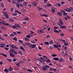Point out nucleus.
Masks as SVG:
<instances>
[{
    "instance_id": "nucleus-24",
    "label": "nucleus",
    "mask_w": 73,
    "mask_h": 73,
    "mask_svg": "<svg viewBox=\"0 0 73 73\" xmlns=\"http://www.w3.org/2000/svg\"><path fill=\"white\" fill-rule=\"evenodd\" d=\"M14 69H15V70H18V69H19V68L15 66L14 67Z\"/></svg>"
},
{
    "instance_id": "nucleus-45",
    "label": "nucleus",
    "mask_w": 73,
    "mask_h": 73,
    "mask_svg": "<svg viewBox=\"0 0 73 73\" xmlns=\"http://www.w3.org/2000/svg\"><path fill=\"white\" fill-rule=\"evenodd\" d=\"M43 58H46V59L48 58V57H46V56H43Z\"/></svg>"
},
{
    "instance_id": "nucleus-30",
    "label": "nucleus",
    "mask_w": 73,
    "mask_h": 73,
    "mask_svg": "<svg viewBox=\"0 0 73 73\" xmlns=\"http://www.w3.org/2000/svg\"><path fill=\"white\" fill-rule=\"evenodd\" d=\"M28 25H32V23H31V21H28Z\"/></svg>"
},
{
    "instance_id": "nucleus-17",
    "label": "nucleus",
    "mask_w": 73,
    "mask_h": 73,
    "mask_svg": "<svg viewBox=\"0 0 73 73\" xmlns=\"http://www.w3.org/2000/svg\"><path fill=\"white\" fill-rule=\"evenodd\" d=\"M45 27H44L42 29L43 31H45L46 29V28H47V26L45 25Z\"/></svg>"
},
{
    "instance_id": "nucleus-64",
    "label": "nucleus",
    "mask_w": 73,
    "mask_h": 73,
    "mask_svg": "<svg viewBox=\"0 0 73 73\" xmlns=\"http://www.w3.org/2000/svg\"><path fill=\"white\" fill-rule=\"evenodd\" d=\"M25 40L26 41H28V38L25 37Z\"/></svg>"
},
{
    "instance_id": "nucleus-36",
    "label": "nucleus",
    "mask_w": 73,
    "mask_h": 73,
    "mask_svg": "<svg viewBox=\"0 0 73 73\" xmlns=\"http://www.w3.org/2000/svg\"><path fill=\"white\" fill-rule=\"evenodd\" d=\"M54 32H56V33H59V32L58 31H57V30L54 29Z\"/></svg>"
},
{
    "instance_id": "nucleus-40",
    "label": "nucleus",
    "mask_w": 73,
    "mask_h": 73,
    "mask_svg": "<svg viewBox=\"0 0 73 73\" xmlns=\"http://www.w3.org/2000/svg\"><path fill=\"white\" fill-rule=\"evenodd\" d=\"M7 60L9 61V62H11L12 61V60L11 59H7Z\"/></svg>"
},
{
    "instance_id": "nucleus-61",
    "label": "nucleus",
    "mask_w": 73,
    "mask_h": 73,
    "mask_svg": "<svg viewBox=\"0 0 73 73\" xmlns=\"http://www.w3.org/2000/svg\"><path fill=\"white\" fill-rule=\"evenodd\" d=\"M54 29H58V27H54Z\"/></svg>"
},
{
    "instance_id": "nucleus-13",
    "label": "nucleus",
    "mask_w": 73,
    "mask_h": 73,
    "mask_svg": "<svg viewBox=\"0 0 73 73\" xmlns=\"http://www.w3.org/2000/svg\"><path fill=\"white\" fill-rule=\"evenodd\" d=\"M20 49H21V50H23V51H24V52H25V49H24V48H23L22 46H21V47H20Z\"/></svg>"
},
{
    "instance_id": "nucleus-53",
    "label": "nucleus",
    "mask_w": 73,
    "mask_h": 73,
    "mask_svg": "<svg viewBox=\"0 0 73 73\" xmlns=\"http://www.w3.org/2000/svg\"><path fill=\"white\" fill-rule=\"evenodd\" d=\"M18 52L19 54H20L21 55H22V54L21 52H20V51H18Z\"/></svg>"
},
{
    "instance_id": "nucleus-62",
    "label": "nucleus",
    "mask_w": 73,
    "mask_h": 73,
    "mask_svg": "<svg viewBox=\"0 0 73 73\" xmlns=\"http://www.w3.org/2000/svg\"><path fill=\"white\" fill-rule=\"evenodd\" d=\"M31 42L32 43H33V44H35V43H36V42H34L33 40H31Z\"/></svg>"
},
{
    "instance_id": "nucleus-43",
    "label": "nucleus",
    "mask_w": 73,
    "mask_h": 73,
    "mask_svg": "<svg viewBox=\"0 0 73 73\" xmlns=\"http://www.w3.org/2000/svg\"><path fill=\"white\" fill-rule=\"evenodd\" d=\"M57 46V44H55L54 45V47L55 48H56Z\"/></svg>"
},
{
    "instance_id": "nucleus-10",
    "label": "nucleus",
    "mask_w": 73,
    "mask_h": 73,
    "mask_svg": "<svg viewBox=\"0 0 73 73\" xmlns=\"http://www.w3.org/2000/svg\"><path fill=\"white\" fill-rule=\"evenodd\" d=\"M4 21H3L2 20L0 19V25L1 24H3Z\"/></svg>"
},
{
    "instance_id": "nucleus-22",
    "label": "nucleus",
    "mask_w": 73,
    "mask_h": 73,
    "mask_svg": "<svg viewBox=\"0 0 73 73\" xmlns=\"http://www.w3.org/2000/svg\"><path fill=\"white\" fill-rule=\"evenodd\" d=\"M59 40L60 41H61L62 42H64L65 41V40L64 39H61V38L59 39Z\"/></svg>"
},
{
    "instance_id": "nucleus-35",
    "label": "nucleus",
    "mask_w": 73,
    "mask_h": 73,
    "mask_svg": "<svg viewBox=\"0 0 73 73\" xmlns=\"http://www.w3.org/2000/svg\"><path fill=\"white\" fill-rule=\"evenodd\" d=\"M52 56L54 57H56V56H57V55L53 54L52 55Z\"/></svg>"
},
{
    "instance_id": "nucleus-38",
    "label": "nucleus",
    "mask_w": 73,
    "mask_h": 73,
    "mask_svg": "<svg viewBox=\"0 0 73 73\" xmlns=\"http://www.w3.org/2000/svg\"><path fill=\"white\" fill-rule=\"evenodd\" d=\"M16 65L17 66H18V67H20V64H19V63L16 64Z\"/></svg>"
},
{
    "instance_id": "nucleus-15",
    "label": "nucleus",
    "mask_w": 73,
    "mask_h": 73,
    "mask_svg": "<svg viewBox=\"0 0 73 73\" xmlns=\"http://www.w3.org/2000/svg\"><path fill=\"white\" fill-rule=\"evenodd\" d=\"M1 55H3V56H5V57H7V55L4 53H1Z\"/></svg>"
},
{
    "instance_id": "nucleus-33",
    "label": "nucleus",
    "mask_w": 73,
    "mask_h": 73,
    "mask_svg": "<svg viewBox=\"0 0 73 73\" xmlns=\"http://www.w3.org/2000/svg\"><path fill=\"white\" fill-rule=\"evenodd\" d=\"M65 42H66V41L65 40V41H64V45H66V46H68V44Z\"/></svg>"
},
{
    "instance_id": "nucleus-26",
    "label": "nucleus",
    "mask_w": 73,
    "mask_h": 73,
    "mask_svg": "<svg viewBox=\"0 0 73 73\" xmlns=\"http://www.w3.org/2000/svg\"><path fill=\"white\" fill-rule=\"evenodd\" d=\"M44 44H46V45H49V43L48 42H44Z\"/></svg>"
},
{
    "instance_id": "nucleus-63",
    "label": "nucleus",
    "mask_w": 73,
    "mask_h": 73,
    "mask_svg": "<svg viewBox=\"0 0 73 73\" xmlns=\"http://www.w3.org/2000/svg\"><path fill=\"white\" fill-rule=\"evenodd\" d=\"M10 10L11 11H12V12H13V8H11Z\"/></svg>"
},
{
    "instance_id": "nucleus-8",
    "label": "nucleus",
    "mask_w": 73,
    "mask_h": 73,
    "mask_svg": "<svg viewBox=\"0 0 73 73\" xmlns=\"http://www.w3.org/2000/svg\"><path fill=\"white\" fill-rule=\"evenodd\" d=\"M6 22H4V23H3V25L4 26H9V24L8 23H6Z\"/></svg>"
},
{
    "instance_id": "nucleus-14",
    "label": "nucleus",
    "mask_w": 73,
    "mask_h": 73,
    "mask_svg": "<svg viewBox=\"0 0 73 73\" xmlns=\"http://www.w3.org/2000/svg\"><path fill=\"white\" fill-rule=\"evenodd\" d=\"M57 45H58V46H59V47H60V48H61V45H60V43L59 42H57L56 43Z\"/></svg>"
},
{
    "instance_id": "nucleus-16",
    "label": "nucleus",
    "mask_w": 73,
    "mask_h": 73,
    "mask_svg": "<svg viewBox=\"0 0 73 73\" xmlns=\"http://www.w3.org/2000/svg\"><path fill=\"white\" fill-rule=\"evenodd\" d=\"M53 59L54 60H55V61H58L59 60V58L56 57L54 58Z\"/></svg>"
},
{
    "instance_id": "nucleus-1",
    "label": "nucleus",
    "mask_w": 73,
    "mask_h": 73,
    "mask_svg": "<svg viewBox=\"0 0 73 73\" xmlns=\"http://www.w3.org/2000/svg\"><path fill=\"white\" fill-rule=\"evenodd\" d=\"M50 68V66H48V65H46L42 67V69L44 71L46 72V71L48 70L47 68Z\"/></svg>"
},
{
    "instance_id": "nucleus-25",
    "label": "nucleus",
    "mask_w": 73,
    "mask_h": 73,
    "mask_svg": "<svg viewBox=\"0 0 73 73\" xmlns=\"http://www.w3.org/2000/svg\"><path fill=\"white\" fill-rule=\"evenodd\" d=\"M39 33H44V31L42 30H40Z\"/></svg>"
},
{
    "instance_id": "nucleus-55",
    "label": "nucleus",
    "mask_w": 73,
    "mask_h": 73,
    "mask_svg": "<svg viewBox=\"0 0 73 73\" xmlns=\"http://www.w3.org/2000/svg\"><path fill=\"white\" fill-rule=\"evenodd\" d=\"M13 3L14 4H16V1L14 0L13 1Z\"/></svg>"
},
{
    "instance_id": "nucleus-4",
    "label": "nucleus",
    "mask_w": 73,
    "mask_h": 73,
    "mask_svg": "<svg viewBox=\"0 0 73 73\" xmlns=\"http://www.w3.org/2000/svg\"><path fill=\"white\" fill-rule=\"evenodd\" d=\"M18 27V24H15V25H13L12 26V27L14 29H15V28H18V27Z\"/></svg>"
},
{
    "instance_id": "nucleus-60",
    "label": "nucleus",
    "mask_w": 73,
    "mask_h": 73,
    "mask_svg": "<svg viewBox=\"0 0 73 73\" xmlns=\"http://www.w3.org/2000/svg\"><path fill=\"white\" fill-rule=\"evenodd\" d=\"M62 56H64V52L63 51L62 52Z\"/></svg>"
},
{
    "instance_id": "nucleus-9",
    "label": "nucleus",
    "mask_w": 73,
    "mask_h": 73,
    "mask_svg": "<svg viewBox=\"0 0 73 73\" xmlns=\"http://www.w3.org/2000/svg\"><path fill=\"white\" fill-rule=\"evenodd\" d=\"M10 56H11V57H15V56H14V54L13 52L10 53Z\"/></svg>"
},
{
    "instance_id": "nucleus-37",
    "label": "nucleus",
    "mask_w": 73,
    "mask_h": 73,
    "mask_svg": "<svg viewBox=\"0 0 73 73\" xmlns=\"http://www.w3.org/2000/svg\"><path fill=\"white\" fill-rule=\"evenodd\" d=\"M52 13H54V12H56V11H55V10H54V9H52Z\"/></svg>"
},
{
    "instance_id": "nucleus-57",
    "label": "nucleus",
    "mask_w": 73,
    "mask_h": 73,
    "mask_svg": "<svg viewBox=\"0 0 73 73\" xmlns=\"http://www.w3.org/2000/svg\"><path fill=\"white\" fill-rule=\"evenodd\" d=\"M49 70L51 71H53V69L52 68H50Z\"/></svg>"
},
{
    "instance_id": "nucleus-5",
    "label": "nucleus",
    "mask_w": 73,
    "mask_h": 73,
    "mask_svg": "<svg viewBox=\"0 0 73 73\" xmlns=\"http://www.w3.org/2000/svg\"><path fill=\"white\" fill-rule=\"evenodd\" d=\"M12 47L13 49H19V48L18 47H17V46L14 45V44L12 46Z\"/></svg>"
},
{
    "instance_id": "nucleus-59",
    "label": "nucleus",
    "mask_w": 73,
    "mask_h": 73,
    "mask_svg": "<svg viewBox=\"0 0 73 73\" xmlns=\"http://www.w3.org/2000/svg\"><path fill=\"white\" fill-rule=\"evenodd\" d=\"M19 41L20 42V43H23V41L21 40H19Z\"/></svg>"
},
{
    "instance_id": "nucleus-46",
    "label": "nucleus",
    "mask_w": 73,
    "mask_h": 73,
    "mask_svg": "<svg viewBox=\"0 0 73 73\" xmlns=\"http://www.w3.org/2000/svg\"><path fill=\"white\" fill-rule=\"evenodd\" d=\"M47 6H48V7H50L52 6V5H51V4H49V3H47Z\"/></svg>"
},
{
    "instance_id": "nucleus-41",
    "label": "nucleus",
    "mask_w": 73,
    "mask_h": 73,
    "mask_svg": "<svg viewBox=\"0 0 73 73\" xmlns=\"http://www.w3.org/2000/svg\"><path fill=\"white\" fill-rule=\"evenodd\" d=\"M63 15H64L65 16H67L68 15V13H66L65 12L63 13Z\"/></svg>"
},
{
    "instance_id": "nucleus-50",
    "label": "nucleus",
    "mask_w": 73,
    "mask_h": 73,
    "mask_svg": "<svg viewBox=\"0 0 73 73\" xmlns=\"http://www.w3.org/2000/svg\"><path fill=\"white\" fill-rule=\"evenodd\" d=\"M23 62H24V61H19V63L20 64L22 63H23Z\"/></svg>"
},
{
    "instance_id": "nucleus-42",
    "label": "nucleus",
    "mask_w": 73,
    "mask_h": 73,
    "mask_svg": "<svg viewBox=\"0 0 73 73\" xmlns=\"http://www.w3.org/2000/svg\"><path fill=\"white\" fill-rule=\"evenodd\" d=\"M10 36L11 37L12 36H13V37H14V36H15V35L13 34H11V35H10Z\"/></svg>"
},
{
    "instance_id": "nucleus-31",
    "label": "nucleus",
    "mask_w": 73,
    "mask_h": 73,
    "mask_svg": "<svg viewBox=\"0 0 73 73\" xmlns=\"http://www.w3.org/2000/svg\"><path fill=\"white\" fill-rule=\"evenodd\" d=\"M46 62H48V63H50L51 61L49 60V59H48L47 60H46Z\"/></svg>"
},
{
    "instance_id": "nucleus-7",
    "label": "nucleus",
    "mask_w": 73,
    "mask_h": 73,
    "mask_svg": "<svg viewBox=\"0 0 73 73\" xmlns=\"http://www.w3.org/2000/svg\"><path fill=\"white\" fill-rule=\"evenodd\" d=\"M32 4L34 6H36L37 3L36 2H34L32 3Z\"/></svg>"
},
{
    "instance_id": "nucleus-28",
    "label": "nucleus",
    "mask_w": 73,
    "mask_h": 73,
    "mask_svg": "<svg viewBox=\"0 0 73 73\" xmlns=\"http://www.w3.org/2000/svg\"><path fill=\"white\" fill-rule=\"evenodd\" d=\"M27 4H28V3L26 2H25L23 4V5H24V6H26V5H27Z\"/></svg>"
},
{
    "instance_id": "nucleus-18",
    "label": "nucleus",
    "mask_w": 73,
    "mask_h": 73,
    "mask_svg": "<svg viewBox=\"0 0 73 73\" xmlns=\"http://www.w3.org/2000/svg\"><path fill=\"white\" fill-rule=\"evenodd\" d=\"M57 14L58 15L60 16H61L62 15V13L60 12H58Z\"/></svg>"
},
{
    "instance_id": "nucleus-56",
    "label": "nucleus",
    "mask_w": 73,
    "mask_h": 73,
    "mask_svg": "<svg viewBox=\"0 0 73 73\" xmlns=\"http://www.w3.org/2000/svg\"><path fill=\"white\" fill-rule=\"evenodd\" d=\"M38 10H39V11H41V8L39 7H38Z\"/></svg>"
},
{
    "instance_id": "nucleus-52",
    "label": "nucleus",
    "mask_w": 73,
    "mask_h": 73,
    "mask_svg": "<svg viewBox=\"0 0 73 73\" xmlns=\"http://www.w3.org/2000/svg\"><path fill=\"white\" fill-rule=\"evenodd\" d=\"M32 7V5H31L29 4L28 5V8H31Z\"/></svg>"
},
{
    "instance_id": "nucleus-58",
    "label": "nucleus",
    "mask_w": 73,
    "mask_h": 73,
    "mask_svg": "<svg viewBox=\"0 0 73 73\" xmlns=\"http://www.w3.org/2000/svg\"><path fill=\"white\" fill-rule=\"evenodd\" d=\"M28 72H32V70H29V69H28Z\"/></svg>"
},
{
    "instance_id": "nucleus-3",
    "label": "nucleus",
    "mask_w": 73,
    "mask_h": 73,
    "mask_svg": "<svg viewBox=\"0 0 73 73\" xmlns=\"http://www.w3.org/2000/svg\"><path fill=\"white\" fill-rule=\"evenodd\" d=\"M59 23H57L58 25L59 26H61L62 25H63V22H62V21L60 19H59Z\"/></svg>"
},
{
    "instance_id": "nucleus-2",
    "label": "nucleus",
    "mask_w": 73,
    "mask_h": 73,
    "mask_svg": "<svg viewBox=\"0 0 73 73\" xmlns=\"http://www.w3.org/2000/svg\"><path fill=\"white\" fill-rule=\"evenodd\" d=\"M28 45L31 48V49L33 48H35L36 46V44H31V43H28Z\"/></svg>"
},
{
    "instance_id": "nucleus-23",
    "label": "nucleus",
    "mask_w": 73,
    "mask_h": 73,
    "mask_svg": "<svg viewBox=\"0 0 73 73\" xmlns=\"http://www.w3.org/2000/svg\"><path fill=\"white\" fill-rule=\"evenodd\" d=\"M9 21H11L12 22H14V20H13V19L11 18L9 19Z\"/></svg>"
},
{
    "instance_id": "nucleus-48",
    "label": "nucleus",
    "mask_w": 73,
    "mask_h": 73,
    "mask_svg": "<svg viewBox=\"0 0 73 73\" xmlns=\"http://www.w3.org/2000/svg\"><path fill=\"white\" fill-rule=\"evenodd\" d=\"M17 3H18V4L19 3H21V1H20V0H17Z\"/></svg>"
},
{
    "instance_id": "nucleus-39",
    "label": "nucleus",
    "mask_w": 73,
    "mask_h": 73,
    "mask_svg": "<svg viewBox=\"0 0 73 73\" xmlns=\"http://www.w3.org/2000/svg\"><path fill=\"white\" fill-rule=\"evenodd\" d=\"M13 39L14 40H15V41H17V39L16 37L13 38Z\"/></svg>"
},
{
    "instance_id": "nucleus-32",
    "label": "nucleus",
    "mask_w": 73,
    "mask_h": 73,
    "mask_svg": "<svg viewBox=\"0 0 73 73\" xmlns=\"http://www.w3.org/2000/svg\"><path fill=\"white\" fill-rule=\"evenodd\" d=\"M4 16H5L7 15V13L6 12H4Z\"/></svg>"
},
{
    "instance_id": "nucleus-19",
    "label": "nucleus",
    "mask_w": 73,
    "mask_h": 73,
    "mask_svg": "<svg viewBox=\"0 0 73 73\" xmlns=\"http://www.w3.org/2000/svg\"><path fill=\"white\" fill-rule=\"evenodd\" d=\"M64 59L62 58H60L59 60V62H62L63 61Z\"/></svg>"
},
{
    "instance_id": "nucleus-51",
    "label": "nucleus",
    "mask_w": 73,
    "mask_h": 73,
    "mask_svg": "<svg viewBox=\"0 0 73 73\" xmlns=\"http://www.w3.org/2000/svg\"><path fill=\"white\" fill-rule=\"evenodd\" d=\"M4 3H2L1 4V7H4Z\"/></svg>"
},
{
    "instance_id": "nucleus-12",
    "label": "nucleus",
    "mask_w": 73,
    "mask_h": 73,
    "mask_svg": "<svg viewBox=\"0 0 73 73\" xmlns=\"http://www.w3.org/2000/svg\"><path fill=\"white\" fill-rule=\"evenodd\" d=\"M15 51V50L11 48L9 51V52H14Z\"/></svg>"
},
{
    "instance_id": "nucleus-21",
    "label": "nucleus",
    "mask_w": 73,
    "mask_h": 73,
    "mask_svg": "<svg viewBox=\"0 0 73 73\" xmlns=\"http://www.w3.org/2000/svg\"><path fill=\"white\" fill-rule=\"evenodd\" d=\"M4 71L5 72H6V73H8V70L6 68H5V69L4 70Z\"/></svg>"
},
{
    "instance_id": "nucleus-11",
    "label": "nucleus",
    "mask_w": 73,
    "mask_h": 73,
    "mask_svg": "<svg viewBox=\"0 0 73 73\" xmlns=\"http://www.w3.org/2000/svg\"><path fill=\"white\" fill-rule=\"evenodd\" d=\"M60 28H62V29H66V27L65 26L63 25L62 26H61L60 27Z\"/></svg>"
},
{
    "instance_id": "nucleus-27",
    "label": "nucleus",
    "mask_w": 73,
    "mask_h": 73,
    "mask_svg": "<svg viewBox=\"0 0 73 73\" xmlns=\"http://www.w3.org/2000/svg\"><path fill=\"white\" fill-rule=\"evenodd\" d=\"M69 9L70 10V11H72L73 10V8L72 7H70Z\"/></svg>"
},
{
    "instance_id": "nucleus-49",
    "label": "nucleus",
    "mask_w": 73,
    "mask_h": 73,
    "mask_svg": "<svg viewBox=\"0 0 73 73\" xmlns=\"http://www.w3.org/2000/svg\"><path fill=\"white\" fill-rule=\"evenodd\" d=\"M49 48L50 49H53V47L52 46H50Z\"/></svg>"
},
{
    "instance_id": "nucleus-34",
    "label": "nucleus",
    "mask_w": 73,
    "mask_h": 73,
    "mask_svg": "<svg viewBox=\"0 0 73 73\" xmlns=\"http://www.w3.org/2000/svg\"><path fill=\"white\" fill-rule=\"evenodd\" d=\"M13 69L12 68V67H10V68L9 69V71H11L12 70H13Z\"/></svg>"
},
{
    "instance_id": "nucleus-54",
    "label": "nucleus",
    "mask_w": 73,
    "mask_h": 73,
    "mask_svg": "<svg viewBox=\"0 0 73 73\" xmlns=\"http://www.w3.org/2000/svg\"><path fill=\"white\" fill-rule=\"evenodd\" d=\"M61 13H64L65 12V11H64L61 10Z\"/></svg>"
},
{
    "instance_id": "nucleus-20",
    "label": "nucleus",
    "mask_w": 73,
    "mask_h": 73,
    "mask_svg": "<svg viewBox=\"0 0 73 73\" xmlns=\"http://www.w3.org/2000/svg\"><path fill=\"white\" fill-rule=\"evenodd\" d=\"M66 11L67 12H70V10L68 8L66 9H65Z\"/></svg>"
},
{
    "instance_id": "nucleus-44",
    "label": "nucleus",
    "mask_w": 73,
    "mask_h": 73,
    "mask_svg": "<svg viewBox=\"0 0 73 73\" xmlns=\"http://www.w3.org/2000/svg\"><path fill=\"white\" fill-rule=\"evenodd\" d=\"M5 17L6 18H7V19H9V17H8V15H6Z\"/></svg>"
},
{
    "instance_id": "nucleus-47",
    "label": "nucleus",
    "mask_w": 73,
    "mask_h": 73,
    "mask_svg": "<svg viewBox=\"0 0 73 73\" xmlns=\"http://www.w3.org/2000/svg\"><path fill=\"white\" fill-rule=\"evenodd\" d=\"M60 35L61 36H64V34L63 33H61L60 34Z\"/></svg>"
},
{
    "instance_id": "nucleus-29",
    "label": "nucleus",
    "mask_w": 73,
    "mask_h": 73,
    "mask_svg": "<svg viewBox=\"0 0 73 73\" xmlns=\"http://www.w3.org/2000/svg\"><path fill=\"white\" fill-rule=\"evenodd\" d=\"M49 43L50 44H53V41L52 40H50L49 41Z\"/></svg>"
},
{
    "instance_id": "nucleus-6",
    "label": "nucleus",
    "mask_w": 73,
    "mask_h": 73,
    "mask_svg": "<svg viewBox=\"0 0 73 73\" xmlns=\"http://www.w3.org/2000/svg\"><path fill=\"white\" fill-rule=\"evenodd\" d=\"M5 46V44L2 43H0V47L1 48H4Z\"/></svg>"
}]
</instances>
